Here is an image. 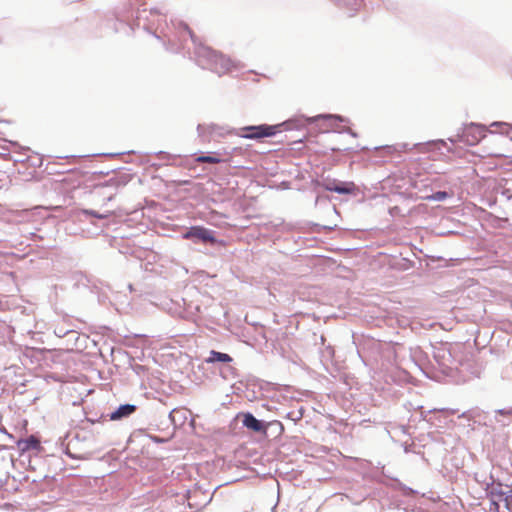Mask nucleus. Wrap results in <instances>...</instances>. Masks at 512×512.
I'll use <instances>...</instances> for the list:
<instances>
[{"mask_svg": "<svg viewBox=\"0 0 512 512\" xmlns=\"http://www.w3.org/2000/svg\"><path fill=\"white\" fill-rule=\"evenodd\" d=\"M504 494L506 495V497H505L506 507H507L508 509H511V508H510V506H509V505H510V504H509V499H511V500H512V490L508 488V489L504 492Z\"/></svg>", "mask_w": 512, "mask_h": 512, "instance_id": "nucleus-15", "label": "nucleus"}, {"mask_svg": "<svg viewBox=\"0 0 512 512\" xmlns=\"http://www.w3.org/2000/svg\"><path fill=\"white\" fill-rule=\"evenodd\" d=\"M277 132V126L259 125V126H246L241 129L240 136L247 139H260L263 137H270Z\"/></svg>", "mask_w": 512, "mask_h": 512, "instance_id": "nucleus-2", "label": "nucleus"}, {"mask_svg": "<svg viewBox=\"0 0 512 512\" xmlns=\"http://www.w3.org/2000/svg\"><path fill=\"white\" fill-rule=\"evenodd\" d=\"M193 237L201 239L204 242L212 243V244L216 242V239L213 236V233L210 230H208L204 227H201V226L192 227L184 235V238H186V239L193 238Z\"/></svg>", "mask_w": 512, "mask_h": 512, "instance_id": "nucleus-5", "label": "nucleus"}, {"mask_svg": "<svg viewBox=\"0 0 512 512\" xmlns=\"http://www.w3.org/2000/svg\"><path fill=\"white\" fill-rule=\"evenodd\" d=\"M232 361V358L230 355L226 353H221L215 350L210 351L209 357L206 359L207 363H214V362H223V363H229Z\"/></svg>", "mask_w": 512, "mask_h": 512, "instance_id": "nucleus-9", "label": "nucleus"}, {"mask_svg": "<svg viewBox=\"0 0 512 512\" xmlns=\"http://www.w3.org/2000/svg\"><path fill=\"white\" fill-rule=\"evenodd\" d=\"M135 411H136V406H134V405H131V404L121 405L120 407H118V409L116 411H114L110 415V419L111 420H119L123 417H127V416L133 414Z\"/></svg>", "mask_w": 512, "mask_h": 512, "instance_id": "nucleus-7", "label": "nucleus"}, {"mask_svg": "<svg viewBox=\"0 0 512 512\" xmlns=\"http://www.w3.org/2000/svg\"><path fill=\"white\" fill-rule=\"evenodd\" d=\"M241 416L243 418L242 423L246 428L254 432L264 431L263 423L256 419L251 413H243Z\"/></svg>", "mask_w": 512, "mask_h": 512, "instance_id": "nucleus-6", "label": "nucleus"}, {"mask_svg": "<svg viewBox=\"0 0 512 512\" xmlns=\"http://www.w3.org/2000/svg\"><path fill=\"white\" fill-rule=\"evenodd\" d=\"M130 442L131 443L137 442L138 444H141L143 447H149L154 443V440L152 439L151 436H149L145 432L137 431V432H134L132 434V436L130 437Z\"/></svg>", "mask_w": 512, "mask_h": 512, "instance_id": "nucleus-8", "label": "nucleus"}, {"mask_svg": "<svg viewBox=\"0 0 512 512\" xmlns=\"http://www.w3.org/2000/svg\"><path fill=\"white\" fill-rule=\"evenodd\" d=\"M322 187L328 191H333L340 194H352L356 190V186L353 182H341L328 178L324 180Z\"/></svg>", "mask_w": 512, "mask_h": 512, "instance_id": "nucleus-4", "label": "nucleus"}, {"mask_svg": "<svg viewBox=\"0 0 512 512\" xmlns=\"http://www.w3.org/2000/svg\"><path fill=\"white\" fill-rule=\"evenodd\" d=\"M25 443L26 446L24 448H38L39 440L35 436H30L26 441H19V445Z\"/></svg>", "mask_w": 512, "mask_h": 512, "instance_id": "nucleus-12", "label": "nucleus"}, {"mask_svg": "<svg viewBox=\"0 0 512 512\" xmlns=\"http://www.w3.org/2000/svg\"><path fill=\"white\" fill-rule=\"evenodd\" d=\"M346 121L336 115H322V133H342L347 130Z\"/></svg>", "mask_w": 512, "mask_h": 512, "instance_id": "nucleus-3", "label": "nucleus"}, {"mask_svg": "<svg viewBox=\"0 0 512 512\" xmlns=\"http://www.w3.org/2000/svg\"><path fill=\"white\" fill-rule=\"evenodd\" d=\"M345 5H348V0H343Z\"/></svg>", "mask_w": 512, "mask_h": 512, "instance_id": "nucleus-17", "label": "nucleus"}, {"mask_svg": "<svg viewBox=\"0 0 512 512\" xmlns=\"http://www.w3.org/2000/svg\"><path fill=\"white\" fill-rule=\"evenodd\" d=\"M63 454L68 457V458H72V459H82L83 457L82 456H79V455H76V454H73L71 452L70 449H67V450H63Z\"/></svg>", "mask_w": 512, "mask_h": 512, "instance_id": "nucleus-14", "label": "nucleus"}, {"mask_svg": "<svg viewBox=\"0 0 512 512\" xmlns=\"http://www.w3.org/2000/svg\"><path fill=\"white\" fill-rule=\"evenodd\" d=\"M84 213L87 214V215L93 216L95 218H99V219H104V218L107 217V215L99 214V213H97L96 211H93V210H84Z\"/></svg>", "mask_w": 512, "mask_h": 512, "instance_id": "nucleus-13", "label": "nucleus"}, {"mask_svg": "<svg viewBox=\"0 0 512 512\" xmlns=\"http://www.w3.org/2000/svg\"><path fill=\"white\" fill-rule=\"evenodd\" d=\"M222 161L220 155L218 153H213V155L209 156H199L196 158V162L198 163H210L217 164Z\"/></svg>", "mask_w": 512, "mask_h": 512, "instance_id": "nucleus-10", "label": "nucleus"}, {"mask_svg": "<svg viewBox=\"0 0 512 512\" xmlns=\"http://www.w3.org/2000/svg\"><path fill=\"white\" fill-rule=\"evenodd\" d=\"M181 26L183 27L184 30H186L189 33L191 39L194 40V33L189 28V26L187 24H181Z\"/></svg>", "mask_w": 512, "mask_h": 512, "instance_id": "nucleus-16", "label": "nucleus"}, {"mask_svg": "<svg viewBox=\"0 0 512 512\" xmlns=\"http://www.w3.org/2000/svg\"><path fill=\"white\" fill-rule=\"evenodd\" d=\"M199 54L205 56L211 62L212 68L218 72L222 73L224 71L229 70L230 60L226 58L221 53L212 50L209 47H201L199 50Z\"/></svg>", "mask_w": 512, "mask_h": 512, "instance_id": "nucleus-1", "label": "nucleus"}, {"mask_svg": "<svg viewBox=\"0 0 512 512\" xmlns=\"http://www.w3.org/2000/svg\"><path fill=\"white\" fill-rule=\"evenodd\" d=\"M449 197V194L445 191H438L432 195L426 196V200L443 201Z\"/></svg>", "mask_w": 512, "mask_h": 512, "instance_id": "nucleus-11", "label": "nucleus"}]
</instances>
